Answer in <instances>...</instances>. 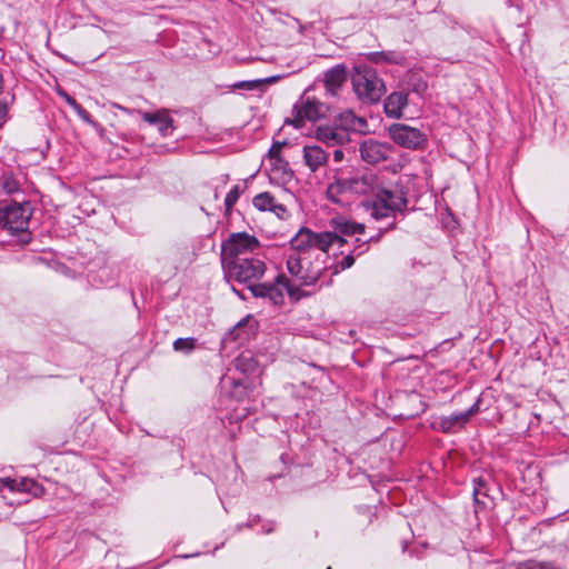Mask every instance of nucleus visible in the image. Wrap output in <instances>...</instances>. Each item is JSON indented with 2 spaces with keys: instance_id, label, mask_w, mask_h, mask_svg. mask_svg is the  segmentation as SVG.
Listing matches in <instances>:
<instances>
[{
  "instance_id": "26",
  "label": "nucleus",
  "mask_w": 569,
  "mask_h": 569,
  "mask_svg": "<svg viewBox=\"0 0 569 569\" xmlns=\"http://www.w3.org/2000/svg\"><path fill=\"white\" fill-rule=\"evenodd\" d=\"M240 187L233 186L224 198L226 210L230 211L240 197Z\"/></svg>"
},
{
  "instance_id": "17",
  "label": "nucleus",
  "mask_w": 569,
  "mask_h": 569,
  "mask_svg": "<svg viewBox=\"0 0 569 569\" xmlns=\"http://www.w3.org/2000/svg\"><path fill=\"white\" fill-rule=\"evenodd\" d=\"M376 198L391 211H402L407 207V199L401 191H391L379 188Z\"/></svg>"
},
{
  "instance_id": "32",
  "label": "nucleus",
  "mask_w": 569,
  "mask_h": 569,
  "mask_svg": "<svg viewBox=\"0 0 569 569\" xmlns=\"http://www.w3.org/2000/svg\"><path fill=\"white\" fill-rule=\"evenodd\" d=\"M485 486L483 481H478L475 489H473V496L476 501L478 502V496L482 493V487Z\"/></svg>"
},
{
  "instance_id": "6",
  "label": "nucleus",
  "mask_w": 569,
  "mask_h": 569,
  "mask_svg": "<svg viewBox=\"0 0 569 569\" xmlns=\"http://www.w3.org/2000/svg\"><path fill=\"white\" fill-rule=\"evenodd\" d=\"M341 127L320 126L316 130V138L327 146H341L349 141L348 129H355L356 122H362L352 111H346L340 114Z\"/></svg>"
},
{
  "instance_id": "37",
  "label": "nucleus",
  "mask_w": 569,
  "mask_h": 569,
  "mask_svg": "<svg viewBox=\"0 0 569 569\" xmlns=\"http://www.w3.org/2000/svg\"><path fill=\"white\" fill-rule=\"evenodd\" d=\"M233 291L241 298V299H246V297L240 292V291H237L234 288H233Z\"/></svg>"
},
{
  "instance_id": "9",
  "label": "nucleus",
  "mask_w": 569,
  "mask_h": 569,
  "mask_svg": "<svg viewBox=\"0 0 569 569\" xmlns=\"http://www.w3.org/2000/svg\"><path fill=\"white\" fill-rule=\"evenodd\" d=\"M391 140L407 149L423 148L427 142V134L421 130L405 123H393L388 128Z\"/></svg>"
},
{
  "instance_id": "25",
  "label": "nucleus",
  "mask_w": 569,
  "mask_h": 569,
  "mask_svg": "<svg viewBox=\"0 0 569 569\" xmlns=\"http://www.w3.org/2000/svg\"><path fill=\"white\" fill-rule=\"evenodd\" d=\"M276 80V77L267 78V79H256L250 81H239L233 84L234 89L242 90H254L260 88L263 83H270Z\"/></svg>"
},
{
  "instance_id": "1",
  "label": "nucleus",
  "mask_w": 569,
  "mask_h": 569,
  "mask_svg": "<svg viewBox=\"0 0 569 569\" xmlns=\"http://www.w3.org/2000/svg\"><path fill=\"white\" fill-rule=\"evenodd\" d=\"M228 280L247 284L253 297L268 299L278 306L284 300V292L293 300L301 298L300 290L286 274H278L273 282L257 283L267 271L266 262L256 256L221 263Z\"/></svg>"
},
{
  "instance_id": "38",
  "label": "nucleus",
  "mask_w": 569,
  "mask_h": 569,
  "mask_svg": "<svg viewBox=\"0 0 569 569\" xmlns=\"http://www.w3.org/2000/svg\"><path fill=\"white\" fill-rule=\"evenodd\" d=\"M116 107H117L118 109H120V110L124 111V112H128V111H129L127 108L121 107V106H119V104H117Z\"/></svg>"
},
{
  "instance_id": "5",
  "label": "nucleus",
  "mask_w": 569,
  "mask_h": 569,
  "mask_svg": "<svg viewBox=\"0 0 569 569\" xmlns=\"http://www.w3.org/2000/svg\"><path fill=\"white\" fill-rule=\"evenodd\" d=\"M335 241L341 238L330 231L313 232L310 229L301 228L290 240L291 254H315L317 251L326 253Z\"/></svg>"
},
{
  "instance_id": "35",
  "label": "nucleus",
  "mask_w": 569,
  "mask_h": 569,
  "mask_svg": "<svg viewBox=\"0 0 569 569\" xmlns=\"http://www.w3.org/2000/svg\"><path fill=\"white\" fill-rule=\"evenodd\" d=\"M361 248H362V249H361V251L359 252V254H360V253H362V252H365V251L368 249V241H365V242L361 244Z\"/></svg>"
},
{
  "instance_id": "11",
  "label": "nucleus",
  "mask_w": 569,
  "mask_h": 569,
  "mask_svg": "<svg viewBox=\"0 0 569 569\" xmlns=\"http://www.w3.org/2000/svg\"><path fill=\"white\" fill-rule=\"evenodd\" d=\"M0 227L11 232L26 231L28 218L24 214V209L18 204L0 209Z\"/></svg>"
},
{
  "instance_id": "36",
  "label": "nucleus",
  "mask_w": 569,
  "mask_h": 569,
  "mask_svg": "<svg viewBox=\"0 0 569 569\" xmlns=\"http://www.w3.org/2000/svg\"><path fill=\"white\" fill-rule=\"evenodd\" d=\"M3 84H4L3 76H2V72L0 71V92H1V91H2V89H3Z\"/></svg>"
},
{
  "instance_id": "3",
  "label": "nucleus",
  "mask_w": 569,
  "mask_h": 569,
  "mask_svg": "<svg viewBox=\"0 0 569 569\" xmlns=\"http://www.w3.org/2000/svg\"><path fill=\"white\" fill-rule=\"evenodd\" d=\"M321 254L315 253V254H289L287 258V270L288 272L296 278L297 284L296 286L301 293V297L307 296L300 287L301 286H312L315 284L320 277L322 276V272L326 270V267L323 266L322 261L320 260Z\"/></svg>"
},
{
  "instance_id": "4",
  "label": "nucleus",
  "mask_w": 569,
  "mask_h": 569,
  "mask_svg": "<svg viewBox=\"0 0 569 569\" xmlns=\"http://www.w3.org/2000/svg\"><path fill=\"white\" fill-rule=\"evenodd\" d=\"M351 81L355 93L363 102L376 103L386 92L385 83L377 71L367 64L355 66Z\"/></svg>"
},
{
  "instance_id": "12",
  "label": "nucleus",
  "mask_w": 569,
  "mask_h": 569,
  "mask_svg": "<svg viewBox=\"0 0 569 569\" xmlns=\"http://www.w3.org/2000/svg\"><path fill=\"white\" fill-rule=\"evenodd\" d=\"M479 411V400L476 401L468 410L457 412L448 417L440 418L439 428L443 432H455L462 428L469 419Z\"/></svg>"
},
{
  "instance_id": "18",
  "label": "nucleus",
  "mask_w": 569,
  "mask_h": 569,
  "mask_svg": "<svg viewBox=\"0 0 569 569\" xmlns=\"http://www.w3.org/2000/svg\"><path fill=\"white\" fill-rule=\"evenodd\" d=\"M302 153L306 166L312 172H316L328 161V153L319 146H305Z\"/></svg>"
},
{
  "instance_id": "2",
  "label": "nucleus",
  "mask_w": 569,
  "mask_h": 569,
  "mask_svg": "<svg viewBox=\"0 0 569 569\" xmlns=\"http://www.w3.org/2000/svg\"><path fill=\"white\" fill-rule=\"evenodd\" d=\"M379 190L378 177L372 172L361 176H346L343 170H337L333 181L327 188V197L332 202L339 203V196L342 193L368 194Z\"/></svg>"
},
{
  "instance_id": "30",
  "label": "nucleus",
  "mask_w": 569,
  "mask_h": 569,
  "mask_svg": "<svg viewBox=\"0 0 569 569\" xmlns=\"http://www.w3.org/2000/svg\"><path fill=\"white\" fill-rule=\"evenodd\" d=\"M8 117V106L0 102V127L3 126Z\"/></svg>"
},
{
  "instance_id": "15",
  "label": "nucleus",
  "mask_w": 569,
  "mask_h": 569,
  "mask_svg": "<svg viewBox=\"0 0 569 569\" xmlns=\"http://www.w3.org/2000/svg\"><path fill=\"white\" fill-rule=\"evenodd\" d=\"M408 104V93L403 91H396L390 93L383 103L385 112L387 117L393 119H400L403 113V109Z\"/></svg>"
},
{
  "instance_id": "21",
  "label": "nucleus",
  "mask_w": 569,
  "mask_h": 569,
  "mask_svg": "<svg viewBox=\"0 0 569 569\" xmlns=\"http://www.w3.org/2000/svg\"><path fill=\"white\" fill-rule=\"evenodd\" d=\"M1 482L11 491L30 492L33 496H38L42 491L41 487L34 480L28 478H4Z\"/></svg>"
},
{
  "instance_id": "19",
  "label": "nucleus",
  "mask_w": 569,
  "mask_h": 569,
  "mask_svg": "<svg viewBox=\"0 0 569 569\" xmlns=\"http://www.w3.org/2000/svg\"><path fill=\"white\" fill-rule=\"evenodd\" d=\"M331 226L335 229L332 233L341 238V241L333 242V244L338 243L339 246H341L345 242L342 236H353L357 233H362L365 231V224L353 222L345 218L332 219Z\"/></svg>"
},
{
  "instance_id": "23",
  "label": "nucleus",
  "mask_w": 569,
  "mask_h": 569,
  "mask_svg": "<svg viewBox=\"0 0 569 569\" xmlns=\"http://www.w3.org/2000/svg\"><path fill=\"white\" fill-rule=\"evenodd\" d=\"M197 347V339L192 337L178 338L173 341V350L177 352L190 353Z\"/></svg>"
},
{
  "instance_id": "29",
  "label": "nucleus",
  "mask_w": 569,
  "mask_h": 569,
  "mask_svg": "<svg viewBox=\"0 0 569 569\" xmlns=\"http://www.w3.org/2000/svg\"><path fill=\"white\" fill-rule=\"evenodd\" d=\"M76 113L82 119L84 122L91 123V116L89 112L83 109L80 104L74 109Z\"/></svg>"
},
{
  "instance_id": "24",
  "label": "nucleus",
  "mask_w": 569,
  "mask_h": 569,
  "mask_svg": "<svg viewBox=\"0 0 569 569\" xmlns=\"http://www.w3.org/2000/svg\"><path fill=\"white\" fill-rule=\"evenodd\" d=\"M370 216L375 218L376 220H381L388 217L393 216V212H391L386 204H383L381 201H379L377 198L372 201L370 206Z\"/></svg>"
},
{
  "instance_id": "33",
  "label": "nucleus",
  "mask_w": 569,
  "mask_h": 569,
  "mask_svg": "<svg viewBox=\"0 0 569 569\" xmlns=\"http://www.w3.org/2000/svg\"><path fill=\"white\" fill-rule=\"evenodd\" d=\"M3 189L8 192V193H11L13 192L14 190H17V184L16 182L13 181H6L4 184H3Z\"/></svg>"
},
{
  "instance_id": "28",
  "label": "nucleus",
  "mask_w": 569,
  "mask_h": 569,
  "mask_svg": "<svg viewBox=\"0 0 569 569\" xmlns=\"http://www.w3.org/2000/svg\"><path fill=\"white\" fill-rule=\"evenodd\" d=\"M286 146V142H276L269 150L270 158L279 159L282 147Z\"/></svg>"
},
{
  "instance_id": "7",
  "label": "nucleus",
  "mask_w": 569,
  "mask_h": 569,
  "mask_svg": "<svg viewBox=\"0 0 569 569\" xmlns=\"http://www.w3.org/2000/svg\"><path fill=\"white\" fill-rule=\"evenodd\" d=\"M260 247L259 240L246 232H237L222 243L221 263L240 258L252 257L251 253Z\"/></svg>"
},
{
  "instance_id": "31",
  "label": "nucleus",
  "mask_w": 569,
  "mask_h": 569,
  "mask_svg": "<svg viewBox=\"0 0 569 569\" xmlns=\"http://www.w3.org/2000/svg\"><path fill=\"white\" fill-rule=\"evenodd\" d=\"M60 94L64 98L66 102L74 110L79 103L76 101V99H73L72 97H70L68 93H66L64 91L60 92Z\"/></svg>"
},
{
  "instance_id": "27",
  "label": "nucleus",
  "mask_w": 569,
  "mask_h": 569,
  "mask_svg": "<svg viewBox=\"0 0 569 569\" xmlns=\"http://www.w3.org/2000/svg\"><path fill=\"white\" fill-rule=\"evenodd\" d=\"M355 263V258L352 254H347L342 258L340 262L333 266L332 274H338L340 271L349 269Z\"/></svg>"
},
{
  "instance_id": "34",
  "label": "nucleus",
  "mask_w": 569,
  "mask_h": 569,
  "mask_svg": "<svg viewBox=\"0 0 569 569\" xmlns=\"http://www.w3.org/2000/svg\"><path fill=\"white\" fill-rule=\"evenodd\" d=\"M343 159V151L341 149H337L333 151V160L339 162Z\"/></svg>"
},
{
  "instance_id": "10",
  "label": "nucleus",
  "mask_w": 569,
  "mask_h": 569,
  "mask_svg": "<svg viewBox=\"0 0 569 569\" xmlns=\"http://www.w3.org/2000/svg\"><path fill=\"white\" fill-rule=\"evenodd\" d=\"M359 152L365 162L378 164L390 159L391 154L395 152V148L387 142L367 139L360 144Z\"/></svg>"
},
{
  "instance_id": "20",
  "label": "nucleus",
  "mask_w": 569,
  "mask_h": 569,
  "mask_svg": "<svg viewBox=\"0 0 569 569\" xmlns=\"http://www.w3.org/2000/svg\"><path fill=\"white\" fill-rule=\"evenodd\" d=\"M365 59L375 64H403L406 57L396 50L375 51L362 54Z\"/></svg>"
},
{
  "instance_id": "14",
  "label": "nucleus",
  "mask_w": 569,
  "mask_h": 569,
  "mask_svg": "<svg viewBox=\"0 0 569 569\" xmlns=\"http://www.w3.org/2000/svg\"><path fill=\"white\" fill-rule=\"evenodd\" d=\"M142 119L150 124H156L160 134L163 137L170 136L174 129V121L170 117L168 110H159L153 113L143 112Z\"/></svg>"
},
{
  "instance_id": "8",
  "label": "nucleus",
  "mask_w": 569,
  "mask_h": 569,
  "mask_svg": "<svg viewBox=\"0 0 569 569\" xmlns=\"http://www.w3.org/2000/svg\"><path fill=\"white\" fill-rule=\"evenodd\" d=\"M328 108L320 101L309 97H301L293 106V119L291 123L296 128H302L306 121H317L325 117Z\"/></svg>"
},
{
  "instance_id": "13",
  "label": "nucleus",
  "mask_w": 569,
  "mask_h": 569,
  "mask_svg": "<svg viewBox=\"0 0 569 569\" xmlns=\"http://www.w3.org/2000/svg\"><path fill=\"white\" fill-rule=\"evenodd\" d=\"M348 77L347 68L345 64H337L325 72L323 83L331 96H336L339 89L343 86Z\"/></svg>"
},
{
  "instance_id": "22",
  "label": "nucleus",
  "mask_w": 569,
  "mask_h": 569,
  "mask_svg": "<svg viewBox=\"0 0 569 569\" xmlns=\"http://www.w3.org/2000/svg\"><path fill=\"white\" fill-rule=\"evenodd\" d=\"M510 569H560V567L553 561L529 559L512 565Z\"/></svg>"
},
{
  "instance_id": "16",
  "label": "nucleus",
  "mask_w": 569,
  "mask_h": 569,
  "mask_svg": "<svg viewBox=\"0 0 569 569\" xmlns=\"http://www.w3.org/2000/svg\"><path fill=\"white\" fill-rule=\"evenodd\" d=\"M253 206L260 211H270L279 218L287 216V208L276 202L274 197L270 192H261L257 194L253 200Z\"/></svg>"
}]
</instances>
